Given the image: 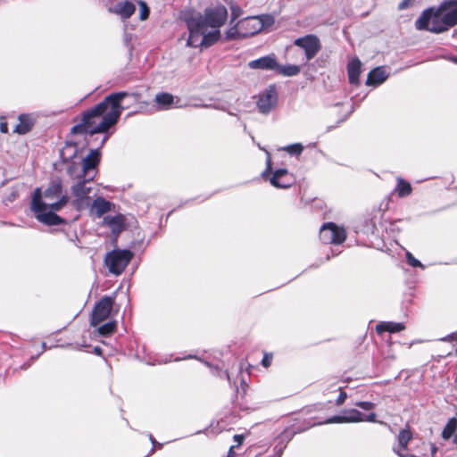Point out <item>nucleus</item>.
Returning a JSON list of instances; mask_svg holds the SVG:
<instances>
[{"mask_svg":"<svg viewBox=\"0 0 457 457\" xmlns=\"http://www.w3.org/2000/svg\"><path fill=\"white\" fill-rule=\"evenodd\" d=\"M128 96L127 92L120 91L105 96L102 102L83 113L80 121L71 128V132L80 135L106 132L117 123L123 111L120 103Z\"/></svg>","mask_w":457,"mask_h":457,"instance_id":"1","label":"nucleus"},{"mask_svg":"<svg viewBox=\"0 0 457 457\" xmlns=\"http://www.w3.org/2000/svg\"><path fill=\"white\" fill-rule=\"evenodd\" d=\"M70 197L63 193V185L60 179L52 180L43 192L40 187L35 188L31 202L30 210L35 218L41 223L47 226L62 224L65 220L56 214L68 203Z\"/></svg>","mask_w":457,"mask_h":457,"instance_id":"2","label":"nucleus"},{"mask_svg":"<svg viewBox=\"0 0 457 457\" xmlns=\"http://www.w3.org/2000/svg\"><path fill=\"white\" fill-rule=\"evenodd\" d=\"M457 25V0H444L439 5L425 9L415 21L418 30L439 34Z\"/></svg>","mask_w":457,"mask_h":457,"instance_id":"3","label":"nucleus"},{"mask_svg":"<svg viewBox=\"0 0 457 457\" xmlns=\"http://www.w3.org/2000/svg\"><path fill=\"white\" fill-rule=\"evenodd\" d=\"M274 22L275 19L270 14L246 17L239 21L241 36L244 37H252L262 29L270 28Z\"/></svg>","mask_w":457,"mask_h":457,"instance_id":"4","label":"nucleus"},{"mask_svg":"<svg viewBox=\"0 0 457 457\" xmlns=\"http://www.w3.org/2000/svg\"><path fill=\"white\" fill-rule=\"evenodd\" d=\"M133 255L129 250L114 249L106 253L104 263L111 273L118 276L124 271Z\"/></svg>","mask_w":457,"mask_h":457,"instance_id":"5","label":"nucleus"},{"mask_svg":"<svg viewBox=\"0 0 457 457\" xmlns=\"http://www.w3.org/2000/svg\"><path fill=\"white\" fill-rule=\"evenodd\" d=\"M83 178L78 180L74 185L71 186V191L74 197L72 201V205L78 210L80 211L89 206L90 204V196L89 194L92 191L91 187L87 186V183L91 180H88V177H81Z\"/></svg>","mask_w":457,"mask_h":457,"instance_id":"6","label":"nucleus"},{"mask_svg":"<svg viewBox=\"0 0 457 457\" xmlns=\"http://www.w3.org/2000/svg\"><path fill=\"white\" fill-rule=\"evenodd\" d=\"M376 413L371 412L368 415L361 413L356 409L345 410L339 415H335L324 422L320 424H330V423H355L361 421L376 422Z\"/></svg>","mask_w":457,"mask_h":457,"instance_id":"7","label":"nucleus"},{"mask_svg":"<svg viewBox=\"0 0 457 457\" xmlns=\"http://www.w3.org/2000/svg\"><path fill=\"white\" fill-rule=\"evenodd\" d=\"M320 238L324 244L339 245L346 238L344 228L337 226L333 222L324 224L320 229Z\"/></svg>","mask_w":457,"mask_h":457,"instance_id":"8","label":"nucleus"},{"mask_svg":"<svg viewBox=\"0 0 457 457\" xmlns=\"http://www.w3.org/2000/svg\"><path fill=\"white\" fill-rule=\"evenodd\" d=\"M228 19V11L224 5H217L215 7L207 8L204 11L203 21L204 22L205 30L211 27L219 29L221 27Z\"/></svg>","mask_w":457,"mask_h":457,"instance_id":"9","label":"nucleus"},{"mask_svg":"<svg viewBox=\"0 0 457 457\" xmlns=\"http://www.w3.org/2000/svg\"><path fill=\"white\" fill-rule=\"evenodd\" d=\"M187 25L189 31L187 42V46L192 47L201 46V35L206 31L204 22L203 21V16L196 15L190 17L187 21Z\"/></svg>","mask_w":457,"mask_h":457,"instance_id":"10","label":"nucleus"},{"mask_svg":"<svg viewBox=\"0 0 457 457\" xmlns=\"http://www.w3.org/2000/svg\"><path fill=\"white\" fill-rule=\"evenodd\" d=\"M114 298L112 296H104L95 305L91 315V325L96 327L106 320L112 309Z\"/></svg>","mask_w":457,"mask_h":457,"instance_id":"11","label":"nucleus"},{"mask_svg":"<svg viewBox=\"0 0 457 457\" xmlns=\"http://www.w3.org/2000/svg\"><path fill=\"white\" fill-rule=\"evenodd\" d=\"M294 44L304 51L307 62L314 58L321 48L320 39L315 35H306L298 37L295 40Z\"/></svg>","mask_w":457,"mask_h":457,"instance_id":"12","label":"nucleus"},{"mask_svg":"<svg viewBox=\"0 0 457 457\" xmlns=\"http://www.w3.org/2000/svg\"><path fill=\"white\" fill-rule=\"evenodd\" d=\"M278 101V94L274 86H270L259 95L257 106L263 114H268L275 107Z\"/></svg>","mask_w":457,"mask_h":457,"instance_id":"13","label":"nucleus"},{"mask_svg":"<svg viewBox=\"0 0 457 457\" xmlns=\"http://www.w3.org/2000/svg\"><path fill=\"white\" fill-rule=\"evenodd\" d=\"M100 162V152L98 149L91 150L90 153L82 160L81 177H88V180H93L96 175V168Z\"/></svg>","mask_w":457,"mask_h":457,"instance_id":"14","label":"nucleus"},{"mask_svg":"<svg viewBox=\"0 0 457 457\" xmlns=\"http://www.w3.org/2000/svg\"><path fill=\"white\" fill-rule=\"evenodd\" d=\"M270 184L278 188H287L293 184V179L287 170L278 169L275 170L270 179Z\"/></svg>","mask_w":457,"mask_h":457,"instance_id":"15","label":"nucleus"},{"mask_svg":"<svg viewBox=\"0 0 457 457\" xmlns=\"http://www.w3.org/2000/svg\"><path fill=\"white\" fill-rule=\"evenodd\" d=\"M248 67L253 70L276 71L278 67V63L277 62L274 55H265L249 62Z\"/></svg>","mask_w":457,"mask_h":457,"instance_id":"16","label":"nucleus"},{"mask_svg":"<svg viewBox=\"0 0 457 457\" xmlns=\"http://www.w3.org/2000/svg\"><path fill=\"white\" fill-rule=\"evenodd\" d=\"M387 78L388 74L386 73L385 68L381 66L377 67L369 72L368 78L366 79V85L377 87L386 81Z\"/></svg>","mask_w":457,"mask_h":457,"instance_id":"17","label":"nucleus"},{"mask_svg":"<svg viewBox=\"0 0 457 457\" xmlns=\"http://www.w3.org/2000/svg\"><path fill=\"white\" fill-rule=\"evenodd\" d=\"M361 62L358 58H353L347 64L349 82L353 85H359Z\"/></svg>","mask_w":457,"mask_h":457,"instance_id":"18","label":"nucleus"},{"mask_svg":"<svg viewBox=\"0 0 457 457\" xmlns=\"http://www.w3.org/2000/svg\"><path fill=\"white\" fill-rule=\"evenodd\" d=\"M19 123L15 126L13 132L24 135L30 131L34 125V119L31 117V115L27 113H22L19 115Z\"/></svg>","mask_w":457,"mask_h":457,"instance_id":"19","label":"nucleus"},{"mask_svg":"<svg viewBox=\"0 0 457 457\" xmlns=\"http://www.w3.org/2000/svg\"><path fill=\"white\" fill-rule=\"evenodd\" d=\"M112 204L107 200H105L104 197H96L92 204V211L95 212V214L97 217H101L104 213L111 211Z\"/></svg>","mask_w":457,"mask_h":457,"instance_id":"20","label":"nucleus"},{"mask_svg":"<svg viewBox=\"0 0 457 457\" xmlns=\"http://www.w3.org/2000/svg\"><path fill=\"white\" fill-rule=\"evenodd\" d=\"M104 222L112 229L113 233H120L124 229V217L121 214L115 216H106Z\"/></svg>","mask_w":457,"mask_h":457,"instance_id":"21","label":"nucleus"},{"mask_svg":"<svg viewBox=\"0 0 457 457\" xmlns=\"http://www.w3.org/2000/svg\"><path fill=\"white\" fill-rule=\"evenodd\" d=\"M405 326L402 322L384 321L376 326V330L378 333L386 331L389 333H395L403 330Z\"/></svg>","mask_w":457,"mask_h":457,"instance_id":"22","label":"nucleus"},{"mask_svg":"<svg viewBox=\"0 0 457 457\" xmlns=\"http://www.w3.org/2000/svg\"><path fill=\"white\" fill-rule=\"evenodd\" d=\"M114 8L115 12L120 15L122 19H129L136 10L134 4L129 1L120 2Z\"/></svg>","mask_w":457,"mask_h":457,"instance_id":"23","label":"nucleus"},{"mask_svg":"<svg viewBox=\"0 0 457 457\" xmlns=\"http://www.w3.org/2000/svg\"><path fill=\"white\" fill-rule=\"evenodd\" d=\"M201 36H202L201 41H200L201 46L208 47V46H212L214 43H216L219 40V38L220 37V32L219 29H215L213 31H211L208 33L205 31Z\"/></svg>","mask_w":457,"mask_h":457,"instance_id":"24","label":"nucleus"},{"mask_svg":"<svg viewBox=\"0 0 457 457\" xmlns=\"http://www.w3.org/2000/svg\"><path fill=\"white\" fill-rule=\"evenodd\" d=\"M396 181L397 183L395 188V192L399 197H406L411 194L412 187L408 181L402 178H397Z\"/></svg>","mask_w":457,"mask_h":457,"instance_id":"25","label":"nucleus"},{"mask_svg":"<svg viewBox=\"0 0 457 457\" xmlns=\"http://www.w3.org/2000/svg\"><path fill=\"white\" fill-rule=\"evenodd\" d=\"M155 103L161 109H169L174 104V96L169 93H159L155 96Z\"/></svg>","mask_w":457,"mask_h":457,"instance_id":"26","label":"nucleus"},{"mask_svg":"<svg viewBox=\"0 0 457 457\" xmlns=\"http://www.w3.org/2000/svg\"><path fill=\"white\" fill-rule=\"evenodd\" d=\"M276 71L284 76H295L300 72V67L295 64L284 66L278 64Z\"/></svg>","mask_w":457,"mask_h":457,"instance_id":"27","label":"nucleus"},{"mask_svg":"<svg viewBox=\"0 0 457 457\" xmlns=\"http://www.w3.org/2000/svg\"><path fill=\"white\" fill-rule=\"evenodd\" d=\"M66 171L68 175L73 179L79 180L82 178H80L81 172V164L71 162L70 165L67 166Z\"/></svg>","mask_w":457,"mask_h":457,"instance_id":"28","label":"nucleus"},{"mask_svg":"<svg viewBox=\"0 0 457 457\" xmlns=\"http://www.w3.org/2000/svg\"><path fill=\"white\" fill-rule=\"evenodd\" d=\"M240 31H241V28H240V24L238 21L235 26L230 27L226 31V38L228 40H234V39H237L240 37H244L243 36H241Z\"/></svg>","mask_w":457,"mask_h":457,"instance_id":"29","label":"nucleus"},{"mask_svg":"<svg viewBox=\"0 0 457 457\" xmlns=\"http://www.w3.org/2000/svg\"><path fill=\"white\" fill-rule=\"evenodd\" d=\"M116 328V323L114 321L107 322L98 328V333L102 336L111 335Z\"/></svg>","mask_w":457,"mask_h":457,"instance_id":"30","label":"nucleus"},{"mask_svg":"<svg viewBox=\"0 0 457 457\" xmlns=\"http://www.w3.org/2000/svg\"><path fill=\"white\" fill-rule=\"evenodd\" d=\"M283 150L287 152L291 155H299L302 154L303 146L301 144L296 143L283 147Z\"/></svg>","mask_w":457,"mask_h":457,"instance_id":"31","label":"nucleus"},{"mask_svg":"<svg viewBox=\"0 0 457 457\" xmlns=\"http://www.w3.org/2000/svg\"><path fill=\"white\" fill-rule=\"evenodd\" d=\"M138 4H139V11H140L139 18L141 21H145L149 16V12H150L149 7L147 6L146 3L144 1H139Z\"/></svg>","mask_w":457,"mask_h":457,"instance_id":"32","label":"nucleus"},{"mask_svg":"<svg viewBox=\"0 0 457 457\" xmlns=\"http://www.w3.org/2000/svg\"><path fill=\"white\" fill-rule=\"evenodd\" d=\"M405 256L408 264L411 265V267H419L421 269L425 268V266L419 260H417L410 252H406Z\"/></svg>","mask_w":457,"mask_h":457,"instance_id":"33","label":"nucleus"},{"mask_svg":"<svg viewBox=\"0 0 457 457\" xmlns=\"http://www.w3.org/2000/svg\"><path fill=\"white\" fill-rule=\"evenodd\" d=\"M230 10H231V22H232L233 21L237 20L241 15L242 10L237 5H232L230 7Z\"/></svg>","mask_w":457,"mask_h":457,"instance_id":"34","label":"nucleus"},{"mask_svg":"<svg viewBox=\"0 0 457 457\" xmlns=\"http://www.w3.org/2000/svg\"><path fill=\"white\" fill-rule=\"evenodd\" d=\"M356 406L365 410H372L375 407V404L371 402H358L356 403Z\"/></svg>","mask_w":457,"mask_h":457,"instance_id":"35","label":"nucleus"},{"mask_svg":"<svg viewBox=\"0 0 457 457\" xmlns=\"http://www.w3.org/2000/svg\"><path fill=\"white\" fill-rule=\"evenodd\" d=\"M415 0H402L398 4L399 10H405L414 4Z\"/></svg>","mask_w":457,"mask_h":457,"instance_id":"36","label":"nucleus"},{"mask_svg":"<svg viewBox=\"0 0 457 457\" xmlns=\"http://www.w3.org/2000/svg\"><path fill=\"white\" fill-rule=\"evenodd\" d=\"M346 398H347V394L344 391H341L337 399L336 400V404L337 406L342 405L345 403Z\"/></svg>","mask_w":457,"mask_h":457,"instance_id":"37","label":"nucleus"},{"mask_svg":"<svg viewBox=\"0 0 457 457\" xmlns=\"http://www.w3.org/2000/svg\"><path fill=\"white\" fill-rule=\"evenodd\" d=\"M271 361H272V355L265 353L262 358V364L264 367L268 368L271 364Z\"/></svg>","mask_w":457,"mask_h":457,"instance_id":"38","label":"nucleus"},{"mask_svg":"<svg viewBox=\"0 0 457 457\" xmlns=\"http://www.w3.org/2000/svg\"><path fill=\"white\" fill-rule=\"evenodd\" d=\"M383 356L386 359H392V360L395 359V353H393V351L391 349V345H387V351L386 352H383Z\"/></svg>","mask_w":457,"mask_h":457,"instance_id":"39","label":"nucleus"},{"mask_svg":"<svg viewBox=\"0 0 457 457\" xmlns=\"http://www.w3.org/2000/svg\"><path fill=\"white\" fill-rule=\"evenodd\" d=\"M270 171H271V161H270V154H268L267 167H266V170L262 172V177H266L267 174L270 173Z\"/></svg>","mask_w":457,"mask_h":457,"instance_id":"40","label":"nucleus"},{"mask_svg":"<svg viewBox=\"0 0 457 457\" xmlns=\"http://www.w3.org/2000/svg\"><path fill=\"white\" fill-rule=\"evenodd\" d=\"M234 441L237 443V446L240 445L243 443L244 436L242 435H235Z\"/></svg>","mask_w":457,"mask_h":457,"instance_id":"41","label":"nucleus"},{"mask_svg":"<svg viewBox=\"0 0 457 457\" xmlns=\"http://www.w3.org/2000/svg\"><path fill=\"white\" fill-rule=\"evenodd\" d=\"M0 131L2 133H7L8 132V125L6 122H1L0 123Z\"/></svg>","mask_w":457,"mask_h":457,"instance_id":"42","label":"nucleus"},{"mask_svg":"<svg viewBox=\"0 0 457 457\" xmlns=\"http://www.w3.org/2000/svg\"><path fill=\"white\" fill-rule=\"evenodd\" d=\"M215 370H216V372L218 373V375H219L220 377H221L222 375H224V377H226V378H227L228 380H229V379H230V378H229V375H228V373L227 371H220V370H218L217 369H216Z\"/></svg>","mask_w":457,"mask_h":457,"instance_id":"43","label":"nucleus"},{"mask_svg":"<svg viewBox=\"0 0 457 457\" xmlns=\"http://www.w3.org/2000/svg\"><path fill=\"white\" fill-rule=\"evenodd\" d=\"M457 340V331L455 333H453L452 335L448 336L446 338H445L444 340Z\"/></svg>","mask_w":457,"mask_h":457,"instance_id":"44","label":"nucleus"},{"mask_svg":"<svg viewBox=\"0 0 457 457\" xmlns=\"http://www.w3.org/2000/svg\"><path fill=\"white\" fill-rule=\"evenodd\" d=\"M430 449H431V454H432V456H433V457H435V454H436V451H437V448L436 447V445H430Z\"/></svg>","mask_w":457,"mask_h":457,"instance_id":"45","label":"nucleus"},{"mask_svg":"<svg viewBox=\"0 0 457 457\" xmlns=\"http://www.w3.org/2000/svg\"><path fill=\"white\" fill-rule=\"evenodd\" d=\"M94 353L97 355H101L102 354V349L99 347V346H95L94 347Z\"/></svg>","mask_w":457,"mask_h":457,"instance_id":"46","label":"nucleus"},{"mask_svg":"<svg viewBox=\"0 0 457 457\" xmlns=\"http://www.w3.org/2000/svg\"><path fill=\"white\" fill-rule=\"evenodd\" d=\"M87 345H85V344H84V345H77L76 349H78V350H81L82 348L87 347Z\"/></svg>","mask_w":457,"mask_h":457,"instance_id":"47","label":"nucleus"},{"mask_svg":"<svg viewBox=\"0 0 457 457\" xmlns=\"http://www.w3.org/2000/svg\"><path fill=\"white\" fill-rule=\"evenodd\" d=\"M233 448L234 446H231L230 449H229V453H228V457H230V455H232L233 453Z\"/></svg>","mask_w":457,"mask_h":457,"instance_id":"48","label":"nucleus"},{"mask_svg":"<svg viewBox=\"0 0 457 457\" xmlns=\"http://www.w3.org/2000/svg\"><path fill=\"white\" fill-rule=\"evenodd\" d=\"M150 440L152 441L153 445L156 444V441L154 440V438L152 436H150Z\"/></svg>","mask_w":457,"mask_h":457,"instance_id":"49","label":"nucleus"},{"mask_svg":"<svg viewBox=\"0 0 457 457\" xmlns=\"http://www.w3.org/2000/svg\"><path fill=\"white\" fill-rule=\"evenodd\" d=\"M451 60H452L453 62L457 63V57H453Z\"/></svg>","mask_w":457,"mask_h":457,"instance_id":"50","label":"nucleus"},{"mask_svg":"<svg viewBox=\"0 0 457 457\" xmlns=\"http://www.w3.org/2000/svg\"><path fill=\"white\" fill-rule=\"evenodd\" d=\"M282 450H283L282 448H280V449L278 450V457H280V455L282 454Z\"/></svg>","mask_w":457,"mask_h":457,"instance_id":"51","label":"nucleus"},{"mask_svg":"<svg viewBox=\"0 0 457 457\" xmlns=\"http://www.w3.org/2000/svg\"><path fill=\"white\" fill-rule=\"evenodd\" d=\"M43 348H46V343L42 344Z\"/></svg>","mask_w":457,"mask_h":457,"instance_id":"52","label":"nucleus"}]
</instances>
